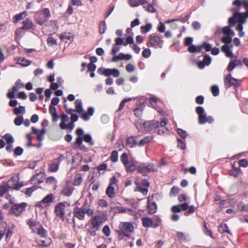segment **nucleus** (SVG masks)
Listing matches in <instances>:
<instances>
[{"instance_id": "obj_21", "label": "nucleus", "mask_w": 248, "mask_h": 248, "mask_svg": "<svg viewBox=\"0 0 248 248\" xmlns=\"http://www.w3.org/2000/svg\"><path fill=\"white\" fill-rule=\"evenodd\" d=\"M31 129L32 130L33 133L37 135V139L41 141L44 139V136L46 133V130L45 129H43L39 130L34 127H32Z\"/></svg>"}, {"instance_id": "obj_44", "label": "nucleus", "mask_w": 248, "mask_h": 248, "mask_svg": "<svg viewBox=\"0 0 248 248\" xmlns=\"http://www.w3.org/2000/svg\"><path fill=\"white\" fill-rule=\"evenodd\" d=\"M82 177L80 174H77L75 176L74 185L75 186H79L82 182Z\"/></svg>"}, {"instance_id": "obj_27", "label": "nucleus", "mask_w": 248, "mask_h": 248, "mask_svg": "<svg viewBox=\"0 0 248 248\" xmlns=\"http://www.w3.org/2000/svg\"><path fill=\"white\" fill-rule=\"evenodd\" d=\"M157 207L156 204L153 202L149 203V199L148 200V212L150 214H154L156 212Z\"/></svg>"}, {"instance_id": "obj_5", "label": "nucleus", "mask_w": 248, "mask_h": 248, "mask_svg": "<svg viewBox=\"0 0 248 248\" xmlns=\"http://www.w3.org/2000/svg\"><path fill=\"white\" fill-rule=\"evenodd\" d=\"M196 113L199 116V123L200 124H204L206 123L211 124L213 122V118L211 116H207L202 107H198L196 108Z\"/></svg>"}, {"instance_id": "obj_51", "label": "nucleus", "mask_w": 248, "mask_h": 248, "mask_svg": "<svg viewBox=\"0 0 248 248\" xmlns=\"http://www.w3.org/2000/svg\"><path fill=\"white\" fill-rule=\"evenodd\" d=\"M23 122V118L22 116H18L14 120V123L16 125H20Z\"/></svg>"}, {"instance_id": "obj_19", "label": "nucleus", "mask_w": 248, "mask_h": 248, "mask_svg": "<svg viewBox=\"0 0 248 248\" xmlns=\"http://www.w3.org/2000/svg\"><path fill=\"white\" fill-rule=\"evenodd\" d=\"M138 137L131 136L127 138L126 144L130 148H133L138 145Z\"/></svg>"}, {"instance_id": "obj_45", "label": "nucleus", "mask_w": 248, "mask_h": 248, "mask_svg": "<svg viewBox=\"0 0 248 248\" xmlns=\"http://www.w3.org/2000/svg\"><path fill=\"white\" fill-rule=\"evenodd\" d=\"M4 138L5 139L8 144H12L14 141V139L11 135L9 134H6L4 136Z\"/></svg>"}, {"instance_id": "obj_50", "label": "nucleus", "mask_w": 248, "mask_h": 248, "mask_svg": "<svg viewBox=\"0 0 248 248\" xmlns=\"http://www.w3.org/2000/svg\"><path fill=\"white\" fill-rule=\"evenodd\" d=\"M23 87L24 85L21 83V81L18 80L16 82V85L13 87L12 89L14 90V91H17L18 89Z\"/></svg>"}, {"instance_id": "obj_57", "label": "nucleus", "mask_w": 248, "mask_h": 248, "mask_svg": "<svg viewBox=\"0 0 248 248\" xmlns=\"http://www.w3.org/2000/svg\"><path fill=\"white\" fill-rule=\"evenodd\" d=\"M211 58L208 56H205L203 60V62L205 65H208L211 63Z\"/></svg>"}, {"instance_id": "obj_59", "label": "nucleus", "mask_w": 248, "mask_h": 248, "mask_svg": "<svg viewBox=\"0 0 248 248\" xmlns=\"http://www.w3.org/2000/svg\"><path fill=\"white\" fill-rule=\"evenodd\" d=\"M128 2L132 7H137L140 5L138 0H128Z\"/></svg>"}, {"instance_id": "obj_26", "label": "nucleus", "mask_w": 248, "mask_h": 248, "mask_svg": "<svg viewBox=\"0 0 248 248\" xmlns=\"http://www.w3.org/2000/svg\"><path fill=\"white\" fill-rule=\"evenodd\" d=\"M23 27L22 29L23 30H29L32 28L33 24L31 20L27 18L23 21Z\"/></svg>"}, {"instance_id": "obj_4", "label": "nucleus", "mask_w": 248, "mask_h": 248, "mask_svg": "<svg viewBox=\"0 0 248 248\" xmlns=\"http://www.w3.org/2000/svg\"><path fill=\"white\" fill-rule=\"evenodd\" d=\"M50 16V12L48 8H44L36 13L35 16V21L40 25H43Z\"/></svg>"}, {"instance_id": "obj_42", "label": "nucleus", "mask_w": 248, "mask_h": 248, "mask_svg": "<svg viewBox=\"0 0 248 248\" xmlns=\"http://www.w3.org/2000/svg\"><path fill=\"white\" fill-rule=\"evenodd\" d=\"M123 228L126 231H129V232H133L134 230V227L132 224L130 223H124L123 224Z\"/></svg>"}, {"instance_id": "obj_30", "label": "nucleus", "mask_w": 248, "mask_h": 248, "mask_svg": "<svg viewBox=\"0 0 248 248\" xmlns=\"http://www.w3.org/2000/svg\"><path fill=\"white\" fill-rule=\"evenodd\" d=\"M135 184L137 185V186L135 187L134 191H138L141 193L143 195H146L148 193V189L147 188H142L139 185V183L136 181L135 182Z\"/></svg>"}, {"instance_id": "obj_61", "label": "nucleus", "mask_w": 248, "mask_h": 248, "mask_svg": "<svg viewBox=\"0 0 248 248\" xmlns=\"http://www.w3.org/2000/svg\"><path fill=\"white\" fill-rule=\"evenodd\" d=\"M157 101V99L156 98H155V97H151L150 98V102L151 105L154 108H156Z\"/></svg>"}, {"instance_id": "obj_60", "label": "nucleus", "mask_w": 248, "mask_h": 248, "mask_svg": "<svg viewBox=\"0 0 248 248\" xmlns=\"http://www.w3.org/2000/svg\"><path fill=\"white\" fill-rule=\"evenodd\" d=\"M98 204L102 207H106L108 206L107 202L103 199L99 200L98 201Z\"/></svg>"}, {"instance_id": "obj_38", "label": "nucleus", "mask_w": 248, "mask_h": 248, "mask_svg": "<svg viewBox=\"0 0 248 248\" xmlns=\"http://www.w3.org/2000/svg\"><path fill=\"white\" fill-rule=\"evenodd\" d=\"M25 112V107L23 106H19L18 108H16L14 109V113L15 115H19L20 114H23Z\"/></svg>"}, {"instance_id": "obj_16", "label": "nucleus", "mask_w": 248, "mask_h": 248, "mask_svg": "<svg viewBox=\"0 0 248 248\" xmlns=\"http://www.w3.org/2000/svg\"><path fill=\"white\" fill-rule=\"evenodd\" d=\"M132 55L130 54H125L124 53H121L118 55H115L112 59V61L114 62H117L119 60H129L132 58Z\"/></svg>"}, {"instance_id": "obj_13", "label": "nucleus", "mask_w": 248, "mask_h": 248, "mask_svg": "<svg viewBox=\"0 0 248 248\" xmlns=\"http://www.w3.org/2000/svg\"><path fill=\"white\" fill-rule=\"evenodd\" d=\"M110 211L115 213H126L128 212L131 215H135V212L133 211V210L130 209H124L123 207L121 206H116V207H111L110 208Z\"/></svg>"}, {"instance_id": "obj_49", "label": "nucleus", "mask_w": 248, "mask_h": 248, "mask_svg": "<svg viewBox=\"0 0 248 248\" xmlns=\"http://www.w3.org/2000/svg\"><path fill=\"white\" fill-rule=\"evenodd\" d=\"M211 92L213 95L216 96L219 94V88L216 85H213L211 87Z\"/></svg>"}, {"instance_id": "obj_18", "label": "nucleus", "mask_w": 248, "mask_h": 248, "mask_svg": "<svg viewBox=\"0 0 248 248\" xmlns=\"http://www.w3.org/2000/svg\"><path fill=\"white\" fill-rule=\"evenodd\" d=\"M53 195L49 194L45 197L37 205L39 207L44 208L46 206V204L51 202L53 201Z\"/></svg>"}, {"instance_id": "obj_62", "label": "nucleus", "mask_w": 248, "mask_h": 248, "mask_svg": "<svg viewBox=\"0 0 248 248\" xmlns=\"http://www.w3.org/2000/svg\"><path fill=\"white\" fill-rule=\"evenodd\" d=\"M120 50V47L118 45H117L115 44L114 46H113L112 50H111V53L115 55Z\"/></svg>"}, {"instance_id": "obj_29", "label": "nucleus", "mask_w": 248, "mask_h": 248, "mask_svg": "<svg viewBox=\"0 0 248 248\" xmlns=\"http://www.w3.org/2000/svg\"><path fill=\"white\" fill-rule=\"evenodd\" d=\"M26 12H23L22 13H21L19 14L16 15L14 17H13V22L14 23H17L18 21L21 20L23 19H24L27 16Z\"/></svg>"}, {"instance_id": "obj_53", "label": "nucleus", "mask_w": 248, "mask_h": 248, "mask_svg": "<svg viewBox=\"0 0 248 248\" xmlns=\"http://www.w3.org/2000/svg\"><path fill=\"white\" fill-rule=\"evenodd\" d=\"M48 44L49 46H52L57 45V41L56 39L53 38L52 37H49L47 40Z\"/></svg>"}, {"instance_id": "obj_63", "label": "nucleus", "mask_w": 248, "mask_h": 248, "mask_svg": "<svg viewBox=\"0 0 248 248\" xmlns=\"http://www.w3.org/2000/svg\"><path fill=\"white\" fill-rule=\"evenodd\" d=\"M125 69L128 72H131L134 70L135 66L133 64H128L126 66Z\"/></svg>"}, {"instance_id": "obj_32", "label": "nucleus", "mask_w": 248, "mask_h": 248, "mask_svg": "<svg viewBox=\"0 0 248 248\" xmlns=\"http://www.w3.org/2000/svg\"><path fill=\"white\" fill-rule=\"evenodd\" d=\"M17 63L23 66H27L31 64V62L22 57H20L17 60Z\"/></svg>"}, {"instance_id": "obj_37", "label": "nucleus", "mask_w": 248, "mask_h": 248, "mask_svg": "<svg viewBox=\"0 0 248 248\" xmlns=\"http://www.w3.org/2000/svg\"><path fill=\"white\" fill-rule=\"evenodd\" d=\"M188 50L190 52H200L202 50V47L201 46H196L194 45H190L188 48Z\"/></svg>"}, {"instance_id": "obj_6", "label": "nucleus", "mask_w": 248, "mask_h": 248, "mask_svg": "<svg viewBox=\"0 0 248 248\" xmlns=\"http://www.w3.org/2000/svg\"><path fill=\"white\" fill-rule=\"evenodd\" d=\"M232 37L230 35H227L223 37L221 39V41L222 43L225 44V45H223L221 47V51L224 52L226 54V56L228 57H232L233 56V54L232 52L230 50L229 46L227 44L231 43L232 41Z\"/></svg>"}, {"instance_id": "obj_52", "label": "nucleus", "mask_w": 248, "mask_h": 248, "mask_svg": "<svg viewBox=\"0 0 248 248\" xmlns=\"http://www.w3.org/2000/svg\"><path fill=\"white\" fill-rule=\"evenodd\" d=\"M151 54V50L149 48H145L142 51V55L144 58H148Z\"/></svg>"}, {"instance_id": "obj_7", "label": "nucleus", "mask_w": 248, "mask_h": 248, "mask_svg": "<svg viewBox=\"0 0 248 248\" xmlns=\"http://www.w3.org/2000/svg\"><path fill=\"white\" fill-rule=\"evenodd\" d=\"M162 44V41L159 37L150 35L149 38V44L147 45L156 48L157 47H161Z\"/></svg>"}, {"instance_id": "obj_20", "label": "nucleus", "mask_w": 248, "mask_h": 248, "mask_svg": "<svg viewBox=\"0 0 248 248\" xmlns=\"http://www.w3.org/2000/svg\"><path fill=\"white\" fill-rule=\"evenodd\" d=\"M7 224L5 222L0 223V240L2 239L3 236L6 233L7 236L11 234V232L9 230H6Z\"/></svg>"}, {"instance_id": "obj_31", "label": "nucleus", "mask_w": 248, "mask_h": 248, "mask_svg": "<svg viewBox=\"0 0 248 248\" xmlns=\"http://www.w3.org/2000/svg\"><path fill=\"white\" fill-rule=\"evenodd\" d=\"M222 32L224 35H230L231 36H233L234 33L232 30L229 26H226L222 28Z\"/></svg>"}, {"instance_id": "obj_56", "label": "nucleus", "mask_w": 248, "mask_h": 248, "mask_svg": "<svg viewBox=\"0 0 248 248\" xmlns=\"http://www.w3.org/2000/svg\"><path fill=\"white\" fill-rule=\"evenodd\" d=\"M201 46L202 47V48L203 47L206 51H211L212 49V46L211 45L206 42L203 43Z\"/></svg>"}, {"instance_id": "obj_9", "label": "nucleus", "mask_w": 248, "mask_h": 248, "mask_svg": "<svg viewBox=\"0 0 248 248\" xmlns=\"http://www.w3.org/2000/svg\"><path fill=\"white\" fill-rule=\"evenodd\" d=\"M18 177L15 178L13 177L7 182V186L13 189H19L23 186V184L18 182Z\"/></svg>"}, {"instance_id": "obj_41", "label": "nucleus", "mask_w": 248, "mask_h": 248, "mask_svg": "<svg viewBox=\"0 0 248 248\" xmlns=\"http://www.w3.org/2000/svg\"><path fill=\"white\" fill-rule=\"evenodd\" d=\"M121 160L124 166L130 162L128 161V157L126 153H123L121 155Z\"/></svg>"}, {"instance_id": "obj_23", "label": "nucleus", "mask_w": 248, "mask_h": 248, "mask_svg": "<svg viewBox=\"0 0 248 248\" xmlns=\"http://www.w3.org/2000/svg\"><path fill=\"white\" fill-rule=\"evenodd\" d=\"M85 214V208H77L75 210V216L80 220L84 219Z\"/></svg>"}, {"instance_id": "obj_34", "label": "nucleus", "mask_w": 248, "mask_h": 248, "mask_svg": "<svg viewBox=\"0 0 248 248\" xmlns=\"http://www.w3.org/2000/svg\"><path fill=\"white\" fill-rule=\"evenodd\" d=\"M241 64L240 61H235V59L234 60H232L230 63H229L227 69L229 71H232L234 67L238 64Z\"/></svg>"}, {"instance_id": "obj_10", "label": "nucleus", "mask_w": 248, "mask_h": 248, "mask_svg": "<svg viewBox=\"0 0 248 248\" xmlns=\"http://www.w3.org/2000/svg\"><path fill=\"white\" fill-rule=\"evenodd\" d=\"M158 126L159 124L155 121H151L144 123V129L146 131L155 130L156 127Z\"/></svg>"}, {"instance_id": "obj_25", "label": "nucleus", "mask_w": 248, "mask_h": 248, "mask_svg": "<svg viewBox=\"0 0 248 248\" xmlns=\"http://www.w3.org/2000/svg\"><path fill=\"white\" fill-rule=\"evenodd\" d=\"M73 191V187L70 186L68 184H66L62 191V193L63 194L66 196H70L71 195Z\"/></svg>"}, {"instance_id": "obj_15", "label": "nucleus", "mask_w": 248, "mask_h": 248, "mask_svg": "<svg viewBox=\"0 0 248 248\" xmlns=\"http://www.w3.org/2000/svg\"><path fill=\"white\" fill-rule=\"evenodd\" d=\"M188 208V204L185 202L184 203L173 206L171 207V211L174 213H179L182 211H185L187 210Z\"/></svg>"}, {"instance_id": "obj_22", "label": "nucleus", "mask_w": 248, "mask_h": 248, "mask_svg": "<svg viewBox=\"0 0 248 248\" xmlns=\"http://www.w3.org/2000/svg\"><path fill=\"white\" fill-rule=\"evenodd\" d=\"M143 226L145 227L156 228L158 225L157 223L153 224L152 220L148 217H144L142 219Z\"/></svg>"}, {"instance_id": "obj_36", "label": "nucleus", "mask_w": 248, "mask_h": 248, "mask_svg": "<svg viewBox=\"0 0 248 248\" xmlns=\"http://www.w3.org/2000/svg\"><path fill=\"white\" fill-rule=\"evenodd\" d=\"M152 25L151 23H148L145 26L140 27V31L143 34L146 33L152 29Z\"/></svg>"}, {"instance_id": "obj_14", "label": "nucleus", "mask_w": 248, "mask_h": 248, "mask_svg": "<svg viewBox=\"0 0 248 248\" xmlns=\"http://www.w3.org/2000/svg\"><path fill=\"white\" fill-rule=\"evenodd\" d=\"M102 74L106 77L113 76L114 77H118L120 75L119 71L115 68L113 69H104L103 70Z\"/></svg>"}, {"instance_id": "obj_28", "label": "nucleus", "mask_w": 248, "mask_h": 248, "mask_svg": "<svg viewBox=\"0 0 248 248\" xmlns=\"http://www.w3.org/2000/svg\"><path fill=\"white\" fill-rule=\"evenodd\" d=\"M49 28V30L51 31H55L58 29V22L56 20H51L49 23V25H47Z\"/></svg>"}, {"instance_id": "obj_55", "label": "nucleus", "mask_w": 248, "mask_h": 248, "mask_svg": "<svg viewBox=\"0 0 248 248\" xmlns=\"http://www.w3.org/2000/svg\"><path fill=\"white\" fill-rule=\"evenodd\" d=\"M106 30L105 22L104 21L101 22L99 24V32L103 34L105 32Z\"/></svg>"}, {"instance_id": "obj_2", "label": "nucleus", "mask_w": 248, "mask_h": 248, "mask_svg": "<svg viewBox=\"0 0 248 248\" xmlns=\"http://www.w3.org/2000/svg\"><path fill=\"white\" fill-rule=\"evenodd\" d=\"M248 17V11L246 13L236 12L232 17L229 19V23L234 25L235 22L238 23L236 27V30L239 32V36L242 37L244 35V32L242 31L243 27L242 24L246 22V18Z\"/></svg>"}, {"instance_id": "obj_3", "label": "nucleus", "mask_w": 248, "mask_h": 248, "mask_svg": "<svg viewBox=\"0 0 248 248\" xmlns=\"http://www.w3.org/2000/svg\"><path fill=\"white\" fill-rule=\"evenodd\" d=\"M76 111L80 114L81 118L85 121H89L90 117L93 116L94 112V108L93 107H89L87 111H83L82 103L81 100L77 99L75 102Z\"/></svg>"}, {"instance_id": "obj_33", "label": "nucleus", "mask_w": 248, "mask_h": 248, "mask_svg": "<svg viewBox=\"0 0 248 248\" xmlns=\"http://www.w3.org/2000/svg\"><path fill=\"white\" fill-rule=\"evenodd\" d=\"M151 140V138L150 137L146 136L138 141V145L140 147L143 146L149 143Z\"/></svg>"}, {"instance_id": "obj_54", "label": "nucleus", "mask_w": 248, "mask_h": 248, "mask_svg": "<svg viewBox=\"0 0 248 248\" xmlns=\"http://www.w3.org/2000/svg\"><path fill=\"white\" fill-rule=\"evenodd\" d=\"M59 168V164L53 163L49 166V170L52 172H56Z\"/></svg>"}, {"instance_id": "obj_11", "label": "nucleus", "mask_w": 248, "mask_h": 248, "mask_svg": "<svg viewBox=\"0 0 248 248\" xmlns=\"http://www.w3.org/2000/svg\"><path fill=\"white\" fill-rule=\"evenodd\" d=\"M26 206V203H22L19 204H16L13 206L11 209L12 212L16 215H18L22 213Z\"/></svg>"}, {"instance_id": "obj_64", "label": "nucleus", "mask_w": 248, "mask_h": 248, "mask_svg": "<svg viewBox=\"0 0 248 248\" xmlns=\"http://www.w3.org/2000/svg\"><path fill=\"white\" fill-rule=\"evenodd\" d=\"M145 8H146V10L148 12L153 13L155 12V9L153 6L150 4H147V5H145L144 6Z\"/></svg>"}, {"instance_id": "obj_46", "label": "nucleus", "mask_w": 248, "mask_h": 248, "mask_svg": "<svg viewBox=\"0 0 248 248\" xmlns=\"http://www.w3.org/2000/svg\"><path fill=\"white\" fill-rule=\"evenodd\" d=\"M144 123L140 120L137 121L135 123V126L139 130H143L144 129Z\"/></svg>"}, {"instance_id": "obj_47", "label": "nucleus", "mask_w": 248, "mask_h": 248, "mask_svg": "<svg viewBox=\"0 0 248 248\" xmlns=\"http://www.w3.org/2000/svg\"><path fill=\"white\" fill-rule=\"evenodd\" d=\"M230 202L227 200L221 201L219 202V206L220 208H223L229 206Z\"/></svg>"}, {"instance_id": "obj_39", "label": "nucleus", "mask_w": 248, "mask_h": 248, "mask_svg": "<svg viewBox=\"0 0 248 248\" xmlns=\"http://www.w3.org/2000/svg\"><path fill=\"white\" fill-rule=\"evenodd\" d=\"M218 231L220 233H224L225 232H227L229 233H230V231L228 230V226L226 224H223L220 225L218 227Z\"/></svg>"}, {"instance_id": "obj_8", "label": "nucleus", "mask_w": 248, "mask_h": 248, "mask_svg": "<svg viewBox=\"0 0 248 248\" xmlns=\"http://www.w3.org/2000/svg\"><path fill=\"white\" fill-rule=\"evenodd\" d=\"M68 207V205L65 203L60 202L58 203L55 207V213L57 216L63 217Z\"/></svg>"}, {"instance_id": "obj_24", "label": "nucleus", "mask_w": 248, "mask_h": 248, "mask_svg": "<svg viewBox=\"0 0 248 248\" xmlns=\"http://www.w3.org/2000/svg\"><path fill=\"white\" fill-rule=\"evenodd\" d=\"M235 82V79L232 78L231 75L227 76L224 79V84L227 87H230L234 84Z\"/></svg>"}, {"instance_id": "obj_12", "label": "nucleus", "mask_w": 248, "mask_h": 248, "mask_svg": "<svg viewBox=\"0 0 248 248\" xmlns=\"http://www.w3.org/2000/svg\"><path fill=\"white\" fill-rule=\"evenodd\" d=\"M167 120L166 119H163L160 124H159V126L157 127L155 131L159 135H162L168 133V129L165 127L167 124Z\"/></svg>"}, {"instance_id": "obj_48", "label": "nucleus", "mask_w": 248, "mask_h": 248, "mask_svg": "<svg viewBox=\"0 0 248 248\" xmlns=\"http://www.w3.org/2000/svg\"><path fill=\"white\" fill-rule=\"evenodd\" d=\"M238 208L242 211H248V204L245 205L242 202H239L238 204Z\"/></svg>"}, {"instance_id": "obj_1", "label": "nucleus", "mask_w": 248, "mask_h": 248, "mask_svg": "<svg viewBox=\"0 0 248 248\" xmlns=\"http://www.w3.org/2000/svg\"><path fill=\"white\" fill-rule=\"evenodd\" d=\"M28 224L33 232H37L38 236L36 238V242L39 246H47L50 244L51 241L47 237L46 231L38 222L31 219Z\"/></svg>"}, {"instance_id": "obj_17", "label": "nucleus", "mask_w": 248, "mask_h": 248, "mask_svg": "<svg viewBox=\"0 0 248 248\" xmlns=\"http://www.w3.org/2000/svg\"><path fill=\"white\" fill-rule=\"evenodd\" d=\"M104 222L103 217L99 216H94L92 219L91 223L93 228H97Z\"/></svg>"}, {"instance_id": "obj_58", "label": "nucleus", "mask_w": 248, "mask_h": 248, "mask_svg": "<svg viewBox=\"0 0 248 248\" xmlns=\"http://www.w3.org/2000/svg\"><path fill=\"white\" fill-rule=\"evenodd\" d=\"M103 232L107 236H108L110 233L109 227L107 225L105 226L103 229Z\"/></svg>"}, {"instance_id": "obj_43", "label": "nucleus", "mask_w": 248, "mask_h": 248, "mask_svg": "<svg viewBox=\"0 0 248 248\" xmlns=\"http://www.w3.org/2000/svg\"><path fill=\"white\" fill-rule=\"evenodd\" d=\"M110 160L113 162H116L118 159V154L116 151H113L110 157Z\"/></svg>"}, {"instance_id": "obj_35", "label": "nucleus", "mask_w": 248, "mask_h": 248, "mask_svg": "<svg viewBox=\"0 0 248 248\" xmlns=\"http://www.w3.org/2000/svg\"><path fill=\"white\" fill-rule=\"evenodd\" d=\"M107 195L110 198H113L115 196V192L114 187L109 185L106 190Z\"/></svg>"}, {"instance_id": "obj_40", "label": "nucleus", "mask_w": 248, "mask_h": 248, "mask_svg": "<svg viewBox=\"0 0 248 248\" xmlns=\"http://www.w3.org/2000/svg\"><path fill=\"white\" fill-rule=\"evenodd\" d=\"M124 167L127 171H133L136 169V166H135V164L131 162H130L128 164L126 165Z\"/></svg>"}]
</instances>
